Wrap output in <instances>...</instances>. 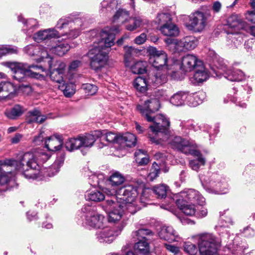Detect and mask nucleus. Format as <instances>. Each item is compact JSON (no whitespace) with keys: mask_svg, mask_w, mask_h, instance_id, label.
I'll use <instances>...</instances> for the list:
<instances>
[{"mask_svg":"<svg viewBox=\"0 0 255 255\" xmlns=\"http://www.w3.org/2000/svg\"><path fill=\"white\" fill-rule=\"evenodd\" d=\"M64 157L61 156L57 158L54 163L47 171L39 170V166L36 160V155L33 153L27 152L20 154L17 160L7 159L0 161V184L4 185L9 181L11 177V172H5L2 167L12 166L15 169L21 172L27 179L41 178L42 176H52L57 173L63 165Z\"/></svg>","mask_w":255,"mask_h":255,"instance_id":"obj_1","label":"nucleus"},{"mask_svg":"<svg viewBox=\"0 0 255 255\" xmlns=\"http://www.w3.org/2000/svg\"><path fill=\"white\" fill-rule=\"evenodd\" d=\"M134 246L135 252L140 255H146L149 253L150 248L149 244L145 241L138 240Z\"/></svg>","mask_w":255,"mask_h":255,"instance_id":"obj_40","label":"nucleus"},{"mask_svg":"<svg viewBox=\"0 0 255 255\" xmlns=\"http://www.w3.org/2000/svg\"><path fill=\"white\" fill-rule=\"evenodd\" d=\"M63 143L62 136L58 133L48 137L45 141L46 147L50 151H55L61 149Z\"/></svg>","mask_w":255,"mask_h":255,"instance_id":"obj_22","label":"nucleus"},{"mask_svg":"<svg viewBox=\"0 0 255 255\" xmlns=\"http://www.w3.org/2000/svg\"><path fill=\"white\" fill-rule=\"evenodd\" d=\"M172 21L171 15L168 12H158L155 18V22L159 26L166 24Z\"/></svg>","mask_w":255,"mask_h":255,"instance_id":"obj_43","label":"nucleus"},{"mask_svg":"<svg viewBox=\"0 0 255 255\" xmlns=\"http://www.w3.org/2000/svg\"><path fill=\"white\" fill-rule=\"evenodd\" d=\"M82 26L78 25L77 23H73L70 25V29L68 31L60 33V37L62 39L72 40L78 37L81 31V27Z\"/></svg>","mask_w":255,"mask_h":255,"instance_id":"obj_28","label":"nucleus"},{"mask_svg":"<svg viewBox=\"0 0 255 255\" xmlns=\"http://www.w3.org/2000/svg\"><path fill=\"white\" fill-rule=\"evenodd\" d=\"M82 88L88 95H93L98 91V87L96 85L89 83L83 84Z\"/></svg>","mask_w":255,"mask_h":255,"instance_id":"obj_52","label":"nucleus"},{"mask_svg":"<svg viewBox=\"0 0 255 255\" xmlns=\"http://www.w3.org/2000/svg\"><path fill=\"white\" fill-rule=\"evenodd\" d=\"M208 77L209 74L202 63L201 66H198V67L196 69L193 78L195 82L202 83L206 81Z\"/></svg>","mask_w":255,"mask_h":255,"instance_id":"obj_37","label":"nucleus"},{"mask_svg":"<svg viewBox=\"0 0 255 255\" xmlns=\"http://www.w3.org/2000/svg\"><path fill=\"white\" fill-rule=\"evenodd\" d=\"M119 139H119L120 140L119 144H125L129 147L134 146L136 142L135 136L129 132L120 135V137Z\"/></svg>","mask_w":255,"mask_h":255,"instance_id":"obj_36","label":"nucleus"},{"mask_svg":"<svg viewBox=\"0 0 255 255\" xmlns=\"http://www.w3.org/2000/svg\"><path fill=\"white\" fill-rule=\"evenodd\" d=\"M159 30L163 35L166 36L175 37L179 33L178 27L172 21L166 24L159 26Z\"/></svg>","mask_w":255,"mask_h":255,"instance_id":"obj_27","label":"nucleus"},{"mask_svg":"<svg viewBox=\"0 0 255 255\" xmlns=\"http://www.w3.org/2000/svg\"><path fill=\"white\" fill-rule=\"evenodd\" d=\"M167 81L166 74H161L160 72H156L154 75L149 78L147 81L145 78L138 77L133 81V86L141 92H145L147 86L152 84L154 86L161 85Z\"/></svg>","mask_w":255,"mask_h":255,"instance_id":"obj_14","label":"nucleus"},{"mask_svg":"<svg viewBox=\"0 0 255 255\" xmlns=\"http://www.w3.org/2000/svg\"><path fill=\"white\" fill-rule=\"evenodd\" d=\"M184 153L186 154H191L194 156L197 157V158L203 157L201 153L197 150L192 148V145L191 142L189 143V145L188 146V148L184 151Z\"/></svg>","mask_w":255,"mask_h":255,"instance_id":"obj_57","label":"nucleus"},{"mask_svg":"<svg viewBox=\"0 0 255 255\" xmlns=\"http://www.w3.org/2000/svg\"><path fill=\"white\" fill-rule=\"evenodd\" d=\"M125 64L126 67L130 66L134 57L138 56L141 51L132 46L126 47L125 48Z\"/></svg>","mask_w":255,"mask_h":255,"instance_id":"obj_32","label":"nucleus"},{"mask_svg":"<svg viewBox=\"0 0 255 255\" xmlns=\"http://www.w3.org/2000/svg\"><path fill=\"white\" fill-rule=\"evenodd\" d=\"M125 24V28L127 30L133 31L138 28L142 27L144 24V21L139 16H129L128 22Z\"/></svg>","mask_w":255,"mask_h":255,"instance_id":"obj_29","label":"nucleus"},{"mask_svg":"<svg viewBox=\"0 0 255 255\" xmlns=\"http://www.w3.org/2000/svg\"><path fill=\"white\" fill-rule=\"evenodd\" d=\"M101 12L106 13L115 11L112 20L114 22H120L125 24L129 18V12L121 7V2L119 0H104L101 2Z\"/></svg>","mask_w":255,"mask_h":255,"instance_id":"obj_8","label":"nucleus"},{"mask_svg":"<svg viewBox=\"0 0 255 255\" xmlns=\"http://www.w3.org/2000/svg\"><path fill=\"white\" fill-rule=\"evenodd\" d=\"M119 32V28L114 27L110 31L104 30L99 33L97 37H100V40L97 43L95 41L94 47L87 53L93 69L97 71L107 63L110 48L114 43L115 34Z\"/></svg>","mask_w":255,"mask_h":255,"instance_id":"obj_3","label":"nucleus"},{"mask_svg":"<svg viewBox=\"0 0 255 255\" xmlns=\"http://www.w3.org/2000/svg\"><path fill=\"white\" fill-rule=\"evenodd\" d=\"M183 247L184 251L190 255H195L197 253V247L190 242H185Z\"/></svg>","mask_w":255,"mask_h":255,"instance_id":"obj_53","label":"nucleus"},{"mask_svg":"<svg viewBox=\"0 0 255 255\" xmlns=\"http://www.w3.org/2000/svg\"><path fill=\"white\" fill-rule=\"evenodd\" d=\"M147 52L149 55V62L155 68L159 70L161 69L163 72L160 71L161 74H166L167 76V70L168 69L166 64L167 61V54L163 51H158L153 47H149L147 49Z\"/></svg>","mask_w":255,"mask_h":255,"instance_id":"obj_12","label":"nucleus"},{"mask_svg":"<svg viewBox=\"0 0 255 255\" xmlns=\"http://www.w3.org/2000/svg\"><path fill=\"white\" fill-rule=\"evenodd\" d=\"M2 65L11 70L13 78L18 82L24 81L28 77L39 78L42 76L40 72L45 70L41 65L23 63L5 62Z\"/></svg>","mask_w":255,"mask_h":255,"instance_id":"obj_6","label":"nucleus"},{"mask_svg":"<svg viewBox=\"0 0 255 255\" xmlns=\"http://www.w3.org/2000/svg\"><path fill=\"white\" fill-rule=\"evenodd\" d=\"M169 126L170 125L165 127H160L159 128H157L156 130L161 131V133L157 134L155 132H152V134L149 133L148 136L150 141L156 144H162V141H167L172 148L184 153L190 142L182 138L180 136L170 135L168 130Z\"/></svg>","mask_w":255,"mask_h":255,"instance_id":"obj_7","label":"nucleus"},{"mask_svg":"<svg viewBox=\"0 0 255 255\" xmlns=\"http://www.w3.org/2000/svg\"><path fill=\"white\" fill-rule=\"evenodd\" d=\"M18 20L19 21H21L23 22V23L28 27V31L30 30L31 28H36L37 25V21L36 19H30L26 21L24 20L23 18L21 16H19L18 17Z\"/></svg>","mask_w":255,"mask_h":255,"instance_id":"obj_56","label":"nucleus"},{"mask_svg":"<svg viewBox=\"0 0 255 255\" xmlns=\"http://www.w3.org/2000/svg\"><path fill=\"white\" fill-rule=\"evenodd\" d=\"M146 40V34L145 33H142L140 35L136 37L134 42L137 44H143Z\"/></svg>","mask_w":255,"mask_h":255,"instance_id":"obj_61","label":"nucleus"},{"mask_svg":"<svg viewBox=\"0 0 255 255\" xmlns=\"http://www.w3.org/2000/svg\"><path fill=\"white\" fill-rule=\"evenodd\" d=\"M24 109L19 105L14 106L10 110L5 112V115L9 119H14L21 116L24 112Z\"/></svg>","mask_w":255,"mask_h":255,"instance_id":"obj_48","label":"nucleus"},{"mask_svg":"<svg viewBox=\"0 0 255 255\" xmlns=\"http://www.w3.org/2000/svg\"><path fill=\"white\" fill-rule=\"evenodd\" d=\"M102 134L99 138L101 140H106L110 143H119L120 140H119L120 137V135H117L115 133L112 132H106L105 131H101Z\"/></svg>","mask_w":255,"mask_h":255,"instance_id":"obj_47","label":"nucleus"},{"mask_svg":"<svg viewBox=\"0 0 255 255\" xmlns=\"http://www.w3.org/2000/svg\"><path fill=\"white\" fill-rule=\"evenodd\" d=\"M102 134L101 130H95L92 133L79 135L81 147H92L95 141L101 137Z\"/></svg>","mask_w":255,"mask_h":255,"instance_id":"obj_24","label":"nucleus"},{"mask_svg":"<svg viewBox=\"0 0 255 255\" xmlns=\"http://www.w3.org/2000/svg\"><path fill=\"white\" fill-rule=\"evenodd\" d=\"M110 185L112 187H118L125 181L124 175L118 171H113L108 179Z\"/></svg>","mask_w":255,"mask_h":255,"instance_id":"obj_34","label":"nucleus"},{"mask_svg":"<svg viewBox=\"0 0 255 255\" xmlns=\"http://www.w3.org/2000/svg\"><path fill=\"white\" fill-rule=\"evenodd\" d=\"M221 240L212 234L199 235L198 246L200 255H219L218 250L221 247Z\"/></svg>","mask_w":255,"mask_h":255,"instance_id":"obj_10","label":"nucleus"},{"mask_svg":"<svg viewBox=\"0 0 255 255\" xmlns=\"http://www.w3.org/2000/svg\"><path fill=\"white\" fill-rule=\"evenodd\" d=\"M210 14L207 12L197 11L189 16L186 26L188 28L196 32H202L207 26Z\"/></svg>","mask_w":255,"mask_h":255,"instance_id":"obj_13","label":"nucleus"},{"mask_svg":"<svg viewBox=\"0 0 255 255\" xmlns=\"http://www.w3.org/2000/svg\"><path fill=\"white\" fill-rule=\"evenodd\" d=\"M82 225L89 228L102 229L106 224L105 217L98 213L94 207L86 205L82 209Z\"/></svg>","mask_w":255,"mask_h":255,"instance_id":"obj_9","label":"nucleus"},{"mask_svg":"<svg viewBox=\"0 0 255 255\" xmlns=\"http://www.w3.org/2000/svg\"><path fill=\"white\" fill-rule=\"evenodd\" d=\"M82 65V62L78 60H76L72 61L68 67V70L69 72L76 71L78 68Z\"/></svg>","mask_w":255,"mask_h":255,"instance_id":"obj_59","label":"nucleus"},{"mask_svg":"<svg viewBox=\"0 0 255 255\" xmlns=\"http://www.w3.org/2000/svg\"><path fill=\"white\" fill-rule=\"evenodd\" d=\"M205 164V159L203 157H200L197 159L190 161L189 166L194 170L198 171L201 165Z\"/></svg>","mask_w":255,"mask_h":255,"instance_id":"obj_54","label":"nucleus"},{"mask_svg":"<svg viewBox=\"0 0 255 255\" xmlns=\"http://www.w3.org/2000/svg\"><path fill=\"white\" fill-rule=\"evenodd\" d=\"M204 204H198V206H195L196 207V213L194 214V216L198 218H203L207 216L208 214V211L206 207H204ZM192 216H194L193 215Z\"/></svg>","mask_w":255,"mask_h":255,"instance_id":"obj_55","label":"nucleus"},{"mask_svg":"<svg viewBox=\"0 0 255 255\" xmlns=\"http://www.w3.org/2000/svg\"><path fill=\"white\" fill-rule=\"evenodd\" d=\"M46 119L47 117L45 115H41L40 111L38 109H34L27 113L26 120L29 124L34 122L41 124L43 123Z\"/></svg>","mask_w":255,"mask_h":255,"instance_id":"obj_33","label":"nucleus"},{"mask_svg":"<svg viewBox=\"0 0 255 255\" xmlns=\"http://www.w3.org/2000/svg\"><path fill=\"white\" fill-rule=\"evenodd\" d=\"M76 23L78 25L83 26L84 21L81 17H77L76 14H71L68 16L63 17L59 19L56 25V28L59 30L65 28L69 24Z\"/></svg>","mask_w":255,"mask_h":255,"instance_id":"obj_20","label":"nucleus"},{"mask_svg":"<svg viewBox=\"0 0 255 255\" xmlns=\"http://www.w3.org/2000/svg\"><path fill=\"white\" fill-rule=\"evenodd\" d=\"M147 63L144 61H138L134 62L133 65L130 64V68L131 72L135 74H144L146 71Z\"/></svg>","mask_w":255,"mask_h":255,"instance_id":"obj_44","label":"nucleus"},{"mask_svg":"<svg viewBox=\"0 0 255 255\" xmlns=\"http://www.w3.org/2000/svg\"><path fill=\"white\" fill-rule=\"evenodd\" d=\"M198 44V40L194 36H187L175 43V48L178 51L192 50Z\"/></svg>","mask_w":255,"mask_h":255,"instance_id":"obj_18","label":"nucleus"},{"mask_svg":"<svg viewBox=\"0 0 255 255\" xmlns=\"http://www.w3.org/2000/svg\"><path fill=\"white\" fill-rule=\"evenodd\" d=\"M24 51L30 56L36 55L39 57V62L49 57L47 51L45 47L40 45H28L24 47Z\"/></svg>","mask_w":255,"mask_h":255,"instance_id":"obj_19","label":"nucleus"},{"mask_svg":"<svg viewBox=\"0 0 255 255\" xmlns=\"http://www.w3.org/2000/svg\"><path fill=\"white\" fill-rule=\"evenodd\" d=\"M66 148L69 151L78 149L81 147L79 135L76 138H69L65 143Z\"/></svg>","mask_w":255,"mask_h":255,"instance_id":"obj_45","label":"nucleus"},{"mask_svg":"<svg viewBox=\"0 0 255 255\" xmlns=\"http://www.w3.org/2000/svg\"><path fill=\"white\" fill-rule=\"evenodd\" d=\"M158 235L160 239L170 242L178 241L179 239L177 233L171 226L162 227Z\"/></svg>","mask_w":255,"mask_h":255,"instance_id":"obj_25","label":"nucleus"},{"mask_svg":"<svg viewBox=\"0 0 255 255\" xmlns=\"http://www.w3.org/2000/svg\"><path fill=\"white\" fill-rule=\"evenodd\" d=\"M125 226V224L124 223L114 228L107 227L105 224L104 227L99 229V230L96 232V239L101 243L111 244L121 234Z\"/></svg>","mask_w":255,"mask_h":255,"instance_id":"obj_15","label":"nucleus"},{"mask_svg":"<svg viewBox=\"0 0 255 255\" xmlns=\"http://www.w3.org/2000/svg\"><path fill=\"white\" fill-rule=\"evenodd\" d=\"M200 179L204 189L209 193L221 194L226 186L221 181L220 176L216 174L200 175Z\"/></svg>","mask_w":255,"mask_h":255,"instance_id":"obj_11","label":"nucleus"},{"mask_svg":"<svg viewBox=\"0 0 255 255\" xmlns=\"http://www.w3.org/2000/svg\"><path fill=\"white\" fill-rule=\"evenodd\" d=\"M202 62L198 60L193 55L187 54L184 56L182 60V66L185 71H191L193 69H196L201 66Z\"/></svg>","mask_w":255,"mask_h":255,"instance_id":"obj_23","label":"nucleus"},{"mask_svg":"<svg viewBox=\"0 0 255 255\" xmlns=\"http://www.w3.org/2000/svg\"><path fill=\"white\" fill-rule=\"evenodd\" d=\"M18 51V48L15 46H2L0 47V58L6 54H17Z\"/></svg>","mask_w":255,"mask_h":255,"instance_id":"obj_51","label":"nucleus"},{"mask_svg":"<svg viewBox=\"0 0 255 255\" xmlns=\"http://www.w3.org/2000/svg\"><path fill=\"white\" fill-rule=\"evenodd\" d=\"M51 62V58L48 61L50 69V78L58 83H61L63 82V76L65 70L66 64L62 61H58L53 66H52L50 63Z\"/></svg>","mask_w":255,"mask_h":255,"instance_id":"obj_16","label":"nucleus"},{"mask_svg":"<svg viewBox=\"0 0 255 255\" xmlns=\"http://www.w3.org/2000/svg\"><path fill=\"white\" fill-rule=\"evenodd\" d=\"M71 47L68 43H62L51 49L52 52L55 54L62 56L70 49Z\"/></svg>","mask_w":255,"mask_h":255,"instance_id":"obj_49","label":"nucleus"},{"mask_svg":"<svg viewBox=\"0 0 255 255\" xmlns=\"http://www.w3.org/2000/svg\"><path fill=\"white\" fill-rule=\"evenodd\" d=\"M246 18L249 21L255 23V9L253 11H248L246 14Z\"/></svg>","mask_w":255,"mask_h":255,"instance_id":"obj_62","label":"nucleus"},{"mask_svg":"<svg viewBox=\"0 0 255 255\" xmlns=\"http://www.w3.org/2000/svg\"><path fill=\"white\" fill-rule=\"evenodd\" d=\"M164 246L168 251L174 254V255L177 254L179 252L178 248L175 246L165 244Z\"/></svg>","mask_w":255,"mask_h":255,"instance_id":"obj_64","label":"nucleus"},{"mask_svg":"<svg viewBox=\"0 0 255 255\" xmlns=\"http://www.w3.org/2000/svg\"><path fill=\"white\" fill-rule=\"evenodd\" d=\"M206 97V93L202 91L193 94L188 93L187 104L190 107H195L201 104Z\"/></svg>","mask_w":255,"mask_h":255,"instance_id":"obj_26","label":"nucleus"},{"mask_svg":"<svg viewBox=\"0 0 255 255\" xmlns=\"http://www.w3.org/2000/svg\"><path fill=\"white\" fill-rule=\"evenodd\" d=\"M188 92L185 91H179L173 95L170 99V102L175 106H181L184 105L187 102Z\"/></svg>","mask_w":255,"mask_h":255,"instance_id":"obj_31","label":"nucleus"},{"mask_svg":"<svg viewBox=\"0 0 255 255\" xmlns=\"http://www.w3.org/2000/svg\"><path fill=\"white\" fill-rule=\"evenodd\" d=\"M15 92L13 85L8 82L0 83V93H2V97H7L12 95Z\"/></svg>","mask_w":255,"mask_h":255,"instance_id":"obj_41","label":"nucleus"},{"mask_svg":"<svg viewBox=\"0 0 255 255\" xmlns=\"http://www.w3.org/2000/svg\"><path fill=\"white\" fill-rule=\"evenodd\" d=\"M106 197L101 191L98 190L91 191L86 194L85 197L87 200L92 201L94 202H100L103 199H106Z\"/></svg>","mask_w":255,"mask_h":255,"instance_id":"obj_46","label":"nucleus"},{"mask_svg":"<svg viewBox=\"0 0 255 255\" xmlns=\"http://www.w3.org/2000/svg\"><path fill=\"white\" fill-rule=\"evenodd\" d=\"M58 88L63 91V94L66 97H71L76 91V86L72 83H65L63 82L59 83Z\"/></svg>","mask_w":255,"mask_h":255,"instance_id":"obj_38","label":"nucleus"},{"mask_svg":"<svg viewBox=\"0 0 255 255\" xmlns=\"http://www.w3.org/2000/svg\"><path fill=\"white\" fill-rule=\"evenodd\" d=\"M178 207L187 216H192L196 213V204H204V198L200 193L194 189L185 190L173 198Z\"/></svg>","mask_w":255,"mask_h":255,"instance_id":"obj_5","label":"nucleus"},{"mask_svg":"<svg viewBox=\"0 0 255 255\" xmlns=\"http://www.w3.org/2000/svg\"><path fill=\"white\" fill-rule=\"evenodd\" d=\"M107 195L103 203L105 211L108 214L109 222L115 223L121 220L124 212V204L135 202L138 195L137 186L129 184L118 190H110L105 188Z\"/></svg>","mask_w":255,"mask_h":255,"instance_id":"obj_2","label":"nucleus"},{"mask_svg":"<svg viewBox=\"0 0 255 255\" xmlns=\"http://www.w3.org/2000/svg\"><path fill=\"white\" fill-rule=\"evenodd\" d=\"M227 39L231 41V43L235 47H237L243 41L242 35L238 32V31H235L233 32L228 30L227 32Z\"/></svg>","mask_w":255,"mask_h":255,"instance_id":"obj_42","label":"nucleus"},{"mask_svg":"<svg viewBox=\"0 0 255 255\" xmlns=\"http://www.w3.org/2000/svg\"><path fill=\"white\" fill-rule=\"evenodd\" d=\"M159 107V100L154 98L147 100L144 101L143 105L137 106V109L147 121L153 123V125L149 126L151 131L155 132L157 134L161 133V131L156 130L157 128H159L160 127H165L170 124L169 119L163 115H158L154 117L150 116L152 113L157 111Z\"/></svg>","mask_w":255,"mask_h":255,"instance_id":"obj_4","label":"nucleus"},{"mask_svg":"<svg viewBox=\"0 0 255 255\" xmlns=\"http://www.w3.org/2000/svg\"><path fill=\"white\" fill-rule=\"evenodd\" d=\"M125 208L128 210V212L131 214H134L139 209V208L137 207L135 202H132L131 203H125Z\"/></svg>","mask_w":255,"mask_h":255,"instance_id":"obj_58","label":"nucleus"},{"mask_svg":"<svg viewBox=\"0 0 255 255\" xmlns=\"http://www.w3.org/2000/svg\"><path fill=\"white\" fill-rule=\"evenodd\" d=\"M153 235L154 233L149 229H140L133 232L131 236L133 238H136L137 240L142 239L141 240L147 242L152 239L151 237Z\"/></svg>","mask_w":255,"mask_h":255,"instance_id":"obj_35","label":"nucleus"},{"mask_svg":"<svg viewBox=\"0 0 255 255\" xmlns=\"http://www.w3.org/2000/svg\"><path fill=\"white\" fill-rule=\"evenodd\" d=\"M228 25L231 29L238 31L244 28L245 22L237 14H232L228 19Z\"/></svg>","mask_w":255,"mask_h":255,"instance_id":"obj_30","label":"nucleus"},{"mask_svg":"<svg viewBox=\"0 0 255 255\" xmlns=\"http://www.w3.org/2000/svg\"><path fill=\"white\" fill-rule=\"evenodd\" d=\"M50 157V155L49 154L45 152H41L39 153L37 158L38 160L42 161V162H45L47 161Z\"/></svg>","mask_w":255,"mask_h":255,"instance_id":"obj_63","label":"nucleus"},{"mask_svg":"<svg viewBox=\"0 0 255 255\" xmlns=\"http://www.w3.org/2000/svg\"><path fill=\"white\" fill-rule=\"evenodd\" d=\"M219 68L224 72L225 77L231 81H239L244 79V73L239 69L228 68L225 64L221 65Z\"/></svg>","mask_w":255,"mask_h":255,"instance_id":"obj_21","label":"nucleus"},{"mask_svg":"<svg viewBox=\"0 0 255 255\" xmlns=\"http://www.w3.org/2000/svg\"><path fill=\"white\" fill-rule=\"evenodd\" d=\"M163 166V163H162L160 161L154 162L147 175V180L152 181L156 178L158 176L160 171L162 169Z\"/></svg>","mask_w":255,"mask_h":255,"instance_id":"obj_39","label":"nucleus"},{"mask_svg":"<svg viewBox=\"0 0 255 255\" xmlns=\"http://www.w3.org/2000/svg\"><path fill=\"white\" fill-rule=\"evenodd\" d=\"M147 155L146 154V151L142 149H138L134 153L135 160L136 162L141 159V158H143Z\"/></svg>","mask_w":255,"mask_h":255,"instance_id":"obj_60","label":"nucleus"},{"mask_svg":"<svg viewBox=\"0 0 255 255\" xmlns=\"http://www.w3.org/2000/svg\"><path fill=\"white\" fill-rule=\"evenodd\" d=\"M60 37L59 31L55 28H51L38 31L34 34L33 38L34 41L39 43L42 41L47 42L53 38Z\"/></svg>","mask_w":255,"mask_h":255,"instance_id":"obj_17","label":"nucleus"},{"mask_svg":"<svg viewBox=\"0 0 255 255\" xmlns=\"http://www.w3.org/2000/svg\"><path fill=\"white\" fill-rule=\"evenodd\" d=\"M168 187L165 184H161L153 188V192L157 196L158 198H164L166 196Z\"/></svg>","mask_w":255,"mask_h":255,"instance_id":"obj_50","label":"nucleus"}]
</instances>
